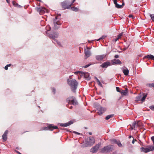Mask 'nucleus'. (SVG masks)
I'll return each instance as SVG.
<instances>
[{
  "label": "nucleus",
  "instance_id": "nucleus-43",
  "mask_svg": "<svg viewBox=\"0 0 154 154\" xmlns=\"http://www.w3.org/2000/svg\"><path fill=\"white\" fill-rule=\"evenodd\" d=\"M128 17H132V18H133V16L132 14H130L129 15Z\"/></svg>",
  "mask_w": 154,
  "mask_h": 154
},
{
  "label": "nucleus",
  "instance_id": "nucleus-44",
  "mask_svg": "<svg viewBox=\"0 0 154 154\" xmlns=\"http://www.w3.org/2000/svg\"><path fill=\"white\" fill-rule=\"evenodd\" d=\"M67 106L68 107H69V108L71 109H72V106H69V105H67Z\"/></svg>",
  "mask_w": 154,
  "mask_h": 154
},
{
  "label": "nucleus",
  "instance_id": "nucleus-24",
  "mask_svg": "<svg viewBox=\"0 0 154 154\" xmlns=\"http://www.w3.org/2000/svg\"><path fill=\"white\" fill-rule=\"evenodd\" d=\"M114 4L115 5V7L116 8H122V5H119L117 3V2H115L114 3Z\"/></svg>",
  "mask_w": 154,
  "mask_h": 154
},
{
  "label": "nucleus",
  "instance_id": "nucleus-62",
  "mask_svg": "<svg viewBox=\"0 0 154 154\" xmlns=\"http://www.w3.org/2000/svg\"><path fill=\"white\" fill-rule=\"evenodd\" d=\"M95 78L96 79H97L96 77H95Z\"/></svg>",
  "mask_w": 154,
  "mask_h": 154
},
{
  "label": "nucleus",
  "instance_id": "nucleus-17",
  "mask_svg": "<svg viewBox=\"0 0 154 154\" xmlns=\"http://www.w3.org/2000/svg\"><path fill=\"white\" fill-rule=\"evenodd\" d=\"M8 130H6L2 136V139L5 141H6L7 139V134H8Z\"/></svg>",
  "mask_w": 154,
  "mask_h": 154
},
{
  "label": "nucleus",
  "instance_id": "nucleus-27",
  "mask_svg": "<svg viewBox=\"0 0 154 154\" xmlns=\"http://www.w3.org/2000/svg\"><path fill=\"white\" fill-rule=\"evenodd\" d=\"M134 122H136V124H135V128H137L139 127L140 126V122L139 121H134Z\"/></svg>",
  "mask_w": 154,
  "mask_h": 154
},
{
  "label": "nucleus",
  "instance_id": "nucleus-61",
  "mask_svg": "<svg viewBox=\"0 0 154 154\" xmlns=\"http://www.w3.org/2000/svg\"><path fill=\"white\" fill-rule=\"evenodd\" d=\"M17 152L19 153V154H21V153H20L18 151H17Z\"/></svg>",
  "mask_w": 154,
  "mask_h": 154
},
{
  "label": "nucleus",
  "instance_id": "nucleus-13",
  "mask_svg": "<svg viewBox=\"0 0 154 154\" xmlns=\"http://www.w3.org/2000/svg\"><path fill=\"white\" fill-rule=\"evenodd\" d=\"M106 54H103L102 55H97L96 56V59L99 61L102 60L106 57Z\"/></svg>",
  "mask_w": 154,
  "mask_h": 154
},
{
  "label": "nucleus",
  "instance_id": "nucleus-51",
  "mask_svg": "<svg viewBox=\"0 0 154 154\" xmlns=\"http://www.w3.org/2000/svg\"><path fill=\"white\" fill-rule=\"evenodd\" d=\"M121 37L120 36H119V35H118V37H117V38H118V39H119Z\"/></svg>",
  "mask_w": 154,
  "mask_h": 154
},
{
  "label": "nucleus",
  "instance_id": "nucleus-22",
  "mask_svg": "<svg viewBox=\"0 0 154 154\" xmlns=\"http://www.w3.org/2000/svg\"><path fill=\"white\" fill-rule=\"evenodd\" d=\"M122 71L125 75H127L128 74L129 71L127 69H123Z\"/></svg>",
  "mask_w": 154,
  "mask_h": 154
},
{
  "label": "nucleus",
  "instance_id": "nucleus-15",
  "mask_svg": "<svg viewBox=\"0 0 154 154\" xmlns=\"http://www.w3.org/2000/svg\"><path fill=\"white\" fill-rule=\"evenodd\" d=\"M111 142L112 143H116L117 144L119 147H122V145L120 141L117 140L116 139H114L111 140Z\"/></svg>",
  "mask_w": 154,
  "mask_h": 154
},
{
  "label": "nucleus",
  "instance_id": "nucleus-1",
  "mask_svg": "<svg viewBox=\"0 0 154 154\" xmlns=\"http://www.w3.org/2000/svg\"><path fill=\"white\" fill-rule=\"evenodd\" d=\"M71 76L70 75L69 78L67 79L68 85L70 86L72 91L74 92H75L77 88L78 82L75 79H72Z\"/></svg>",
  "mask_w": 154,
  "mask_h": 154
},
{
  "label": "nucleus",
  "instance_id": "nucleus-12",
  "mask_svg": "<svg viewBox=\"0 0 154 154\" xmlns=\"http://www.w3.org/2000/svg\"><path fill=\"white\" fill-rule=\"evenodd\" d=\"M67 2H68L67 1H65L64 2H62L61 3L62 6L63 8L64 9L69 8L71 6V4L68 5Z\"/></svg>",
  "mask_w": 154,
  "mask_h": 154
},
{
  "label": "nucleus",
  "instance_id": "nucleus-30",
  "mask_svg": "<svg viewBox=\"0 0 154 154\" xmlns=\"http://www.w3.org/2000/svg\"><path fill=\"white\" fill-rule=\"evenodd\" d=\"M71 9L73 11H78V8L76 7L71 8Z\"/></svg>",
  "mask_w": 154,
  "mask_h": 154
},
{
  "label": "nucleus",
  "instance_id": "nucleus-38",
  "mask_svg": "<svg viewBox=\"0 0 154 154\" xmlns=\"http://www.w3.org/2000/svg\"><path fill=\"white\" fill-rule=\"evenodd\" d=\"M91 65V64H88L87 65L85 66H83V67L84 68H87V67H88V66H89Z\"/></svg>",
  "mask_w": 154,
  "mask_h": 154
},
{
  "label": "nucleus",
  "instance_id": "nucleus-31",
  "mask_svg": "<svg viewBox=\"0 0 154 154\" xmlns=\"http://www.w3.org/2000/svg\"><path fill=\"white\" fill-rule=\"evenodd\" d=\"M46 29L47 31H49L51 30V28L50 26L49 25H48L46 27Z\"/></svg>",
  "mask_w": 154,
  "mask_h": 154
},
{
  "label": "nucleus",
  "instance_id": "nucleus-46",
  "mask_svg": "<svg viewBox=\"0 0 154 154\" xmlns=\"http://www.w3.org/2000/svg\"><path fill=\"white\" fill-rule=\"evenodd\" d=\"M119 57V56L118 55H116L115 56V58H118Z\"/></svg>",
  "mask_w": 154,
  "mask_h": 154
},
{
  "label": "nucleus",
  "instance_id": "nucleus-7",
  "mask_svg": "<svg viewBox=\"0 0 154 154\" xmlns=\"http://www.w3.org/2000/svg\"><path fill=\"white\" fill-rule=\"evenodd\" d=\"M96 108L98 111V113L100 115H102L106 110V108L103 107L99 105L97 106Z\"/></svg>",
  "mask_w": 154,
  "mask_h": 154
},
{
  "label": "nucleus",
  "instance_id": "nucleus-23",
  "mask_svg": "<svg viewBox=\"0 0 154 154\" xmlns=\"http://www.w3.org/2000/svg\"><path fill=\"white\" fill-rule=\"evenodd\" d=\"M54 44H57L60 47L62 46V45L61 43L58 41L57 40H56L54 42H53Z\"/></svg>",
  "mask_w": 154,
  "mask_h": 154
},
{
  "label": "nucleus",
  "instance_id": "nucleus-56",
  "mask_svg": "<svg viewBox=\"0 0 154 154\" xmlns=\"http://www.w3.org/2000/svg\"><path fill=\"white\" fill-rule=\"evenodd\" d=\"M75 0H73V1L72 2V3H71V5H72V4L75 1Z\"/></svg>",
  "mask_w": 154,
  "mask_h": 154
},
{
  "label": "nucleus",
  "instance_id": "nucleus-39",
  "mask_svg": "<svg viewBox=\"0 0 154 154\" xmlns=\"http://www.w3.org/2000/svg\"><path fill=\"white\" fill-rule=\"evenodd\" d=\"M106 36H103L102 37H101L100 38H99V39H98L97 40V41H99L100 39H103Z\"/></svg>",
  "mask_w": 154,
  "mask_h": 154
},
{
  "label": "nucleus",
  "instance_id": "nucleus-9",
  "mask_svg": "<svg viewBox=\"0 0 154 154\" xmlns=\"http://www.w3.org/2000/svg\"><path fill=\"white\" fill-rule=\"evenodd\" d=\"M60 18L58 16L56 17L55 19L54 20V24L55 28H57V25H60L61 23L60 21Z\"/></svg>",
  "mask_w": 154,
  "mask_h": 154
},
{
  "label": "nucleus",
  "instance_id": "nucleus-10",
  "mask_svg": "<svg viewBox=\"0 0 154 154\" xmlns=\"http://www.w3.org/2000/svg\"><path fill=\"white\" fill-rule=\"evenodd\" d=\"M57 128V126H53L52 125H49L48 126V127H43L42 130H53L54 129H56Z\"/></svg>",
  "mask_w": 154,
  "mask_h": 154
},
{
  "label": "nucleus",
  "instance_id": "nucleus-28",
  "mask_svg": "<svg viewBox=\"0 0 154 154\" xmlns=\"http://www.w3.org/2000/svg\"><path fill=\"white\" fill-rule=\"evenodd\" d=\"M147 94H146L143 97H141V101H142V102H143L146 99V97L147 96Z\"/></svg>",
  "mask_w": 154,
  "mask_h": 154
},
{
  "label": "nucleus",
  "instance_id": "nucleus-3",
  "mask_svg": "<svg viewBox=\"0 0 154 154\" xmlns=\"http://www.w3.org/2000/svg\"><path fill=\"white\" fill-rule=\"evenodd\" d=\"M66 101L70 105L72 104L74 105H77L78 103L75 98L73 97H70L66 99Z\"/></svg>",
  "mask_w": 154,
  "mask_h": 154
},
{
  "label": "nucleus",
  "instance_id": "nucleus-53",
  "mask_svg": "<svg viewBox=\"0 0 154 154\" xmlns=\"http://www.w3.org/2000/svg\"><path fill=\"white\" fill-rule=\"evenodd\" d=\"M132 143H133V144H134V139L133 140V141H132Z\"/></svg>",
  "mask_w": 154,
  "mask_h": 154
},
{
  "label": "nucleus",
  "instance_id": "nucleus-2",
  "mask_svg": "<svg viewBox=\"0 0 154 154\" xmlns=\"http://www.w3.org/2000/svg\"><path fill=\"white\" fill-rule=\"evenodd\" d=\"M95 142L94 138L91 137H90L85 140V142L84 143V146L85 147L91 146Z\"/></svg>",
  "mask_w": 154,
  "mask_h": 154
},
{
  "label": "nucleus",
  "instance_id": "nucleus-14",
  "mask_svg": "<svg viewBox=\"0 0 154 154\" xmlns=\"http://www.w3.org/2000/svg\"><path fill=\"white\" fill-rule=\"evenodd\" d=\"M48 35H49L50 38L54 39V42L57 40L56 38H57L58 37V34L57 33H53V34H49Z\"/></svg>",
  "mask_w": 154,
  "mask_h": 154
},
{
  "label": "nucleus",
  "instance_id": "nucleus-40",
  "mask_svg": "<svg viewBox=\"0 0 154 154\" xmlns=\"http://www.w3.org/2000/svg\"><path fill=\"white\" fill-rule=\"evenodd\" d=\"M52 92H53L54 94H55V89L53 88H52Z\"/></svg>",
  "mask_w": 154,
  "mask_h": 154
},
{
  "label": "nucleus",
  "instance_id": "nucleus-37",
  "mask_svg": "<svg viewBox=\"0 0 154 154\" xmlns=\"http://www.w3.org/2000/svg\"><path fill=\"white\" fill-rule=\"evenodd\" d=\"M97 83L99 85L102 87V85L100 81L97 82Z\"/></svg>",
  "mask_w": 154,
  "mask_h": 154
},
{
  "label": "nucleus",
  "instance_id": "nucleus-45",
  "mask_svg": "<svg viewBox=\"0 0 154 154\" xmlns=\"http://www.w3.org/2000/svg\"><path fill=\"white\" fill-rule=\"evenodd\" d=\"M8 66H5V69L6 70H7L8 69Z\"/></svg>",
  "mask_w": 154,
  "mask_h": 154
},
{
  "label": "nucleus",
  "instance_id": "nucleus-48",
  "mask_svg": "<svg viewBox=\"0 0 154 154\" xmlns=\"http://www.w3.org/2000/svg\"><path fill=\"white\" fill-rule=\"evenodd\" d=\"M129 45H128V46H127V47H126V48H124V50H126L127 48H128V47H129Z\"/></svg>",
  "mask_w": 154,
  "mask_h": 154
},
{
  "label": "nucleus",
  "instance_id": "nucleus-32",
  "mask_svg": "<svg viewBox=\"0 0 154 154\" xmlns=\"http://www.w3.org/2000/svg\"><path fill=\"white\" fill-rule=\"evenodd\" d=\"M150 16L152 21H154V14H150Z\"/></svg>",
  "mask_w": 154,
  "mask_h": 154
},
{
  "label": "nucleus",
  "instance_id": "nucleus-57",
  "mask_svg": "<svg viewBox=\"0 0 154 154\" xmlns=\"http://www.w3.org/2000/svg\"><path fill=\"white\" fill-rule=\"evenodd\" d=\"M96 80L97 82H98L100 81L98 79H97Z\"/></svg>",
  "mask_w": 154,
  "mask_h": 154
},
{
  "label": "nucleus",
  "instance_id": "nucleus-58",
  "mask_svg": "<svg viewBox=\"0 0 154 154\" xmlns=\"http://www.w3.org/2000/svg\"><path fill=\"white\" fill-rule=\"evenodd\" d=\"M89 134L90 135H92V132H89Z\"/></svg>",
  "mask_w": 154,
  "mask_h": 154
},
{
  "label": "nucleus",
  "instance_id": "nucleus-6",
  "mask_svg": "<svg viewBox=\"0 0 154 154\" xmlns=\"http://www.w3.org/2000/svg\"><path fill=\"white\" fill-rule=\"evenodd\" d=\"M141 152H143L145 153H146L151 151H152L154 149V148L152 146H149L146 148L141 147L140 148Z\"/></svg>",
  "mask_w": 154,
  "mask_h": 154
},
{
  "label": "nucleus",
  "instance_id": "nucleus-5",
  "mask_svg": "<svg viewBox=\"0 0 154 154\" xmlns=\"http://www.w3.org/2000/svg\"><path fill=\"white\" fill-rule=\"evenodd\" d=\"M114 148L113 146L112 145H109L105 146L103 148L101 151L102 152H108L112 151Z\"/></svg>",
  "mask_w": 154,
  "mask_h": 154
},
{
  "label": "nucleus",
  "instance_id": "nucleus-59",
  "mask_svg": "<svg viewBox=\"0 0 154 154\" xmlns=\"http://www.w3.org/2000/svg\"><path fill=\"white\" fill-rule=\"evenodd\" d=\"M11 65L10 64H8V65H7V66H8V67L10 66Z\"/></svg>",
  "mask_w": 154,
  "mask_h": 154
},
{
  "label": "nucleus",
  "instance_id": "nucleus-60",
  "mask_svg": "<svg viewBox=\"0 0 154 154\" xmlns=\"http://www.w3.org/2000/svg\"><path fill=\"white\" fill-rule=\"evenodd\" d=\"M133 137L132 136H129V138H131V137Z\"/></svg>",
  "mask_w": 154,
  "mask_h": 154
},
{
  "label": "nucleus",
  "instance_id": "nucleus-29",
  "mask_svg": "<svg viewBox=\"0 0 154 154\" xmlns=\"http://www.w3.org/2000/svg\"><path fill=\"white\" fill-rule=\"evenodd\" d=\"M114 116V115L112 114L107 116L105 118V119L106 120H108L110 118H112Z\"/></svg>",
  "mask_w": 154,
  "mask_h": 154
},
{
  "label": "nucleus",
  "instance_id": "nucleus-47",
  "mask_svg": "<svg viewBox=\"0 0 154 154\" xmlns=\"http://www.w3.org/2000/svg\"><path fill=\"white\" fill-rule=\"evenodd\" d=\"M123 32H122V33H120L119 34V36H120L121 37V36H122L123 35Z\"/></svg>",
  "mask_w": 154,
  "mask_h": 154
},
{
  "label": "nucleus",
  "instance_id": "nucleus-42",
  "mask_svg": "<svg viewBox=\"0 0 154 154\" xmlns=\"http://www.w3.org/2000/svg\"><path fill=\"white\" fill-rule=\"evenodd\" d=\"M73 133H75V134H79V135L80 134V133H79V132H76L75 131H74L73 132Z\"/></svg>",
  "mask_w": 154,
  "mask_h": 154
},
{
  "label": "nucleus",
  "instance_id": "nucleus-18",
  "mask_svg": "<svg viewBox=\"0 0 154 154\" xmlns=\"http://www.w3.org/2000/svg\"><path fill=\"white\" fill-rule=\"evenodd\" d=\"M85 58L87 59L91 55V53L90 51L88 50H85Z\"/></svg>",
  "mask_w": 154,
  "mask_h": 154
},
{
  "label": "nucleus",
  "instance_id": "nucleus-55",
  "mask_svg": "<svg viewBox=\"0 0 154 154\" xmlns=\"http://www.w3.org/2000/svg\"><path fill=\"white\" fill-rule=\"evenodd\" d=\"M6 1L8 3H9L10 2L9 0H6Z\"/></svg>",
  "mask_w": 154,
  "mask_h": 154
},
{
  "label": "nucleus",
  "instance_id": "nucleus-16",
  "mask_svg": "<svg viewBox=\"0 0 154 154\" xmlns=\"http://www.w3.org/2000/svg\"><path fill=\"white\" fill-rule=\"evenodd\" d=\"M110 63L109 61H107L104 62L100 66L103 68H106L108 66H110Z\"/></svg>",
  "mask_w": 154,
  "mask_h": 154
},
{
  "label": "nucleus",
  "instance_id": "nucleus-54",
  "mask_svg": "<svg viewBox=\"0 0 154 154\" xmlns=\"http://www.w3.org/2000/svg\"><path fill=\"white\" fill-rule=\"evenodd\" d=\"M130 129L131 130H132L133 129H134V128H133L132 127H131V128H130Z\"/></svg>",
  "mask_w": 154,
  "mask_h": 154
},
{
  "label": "nucleus",
  "instance_id": "nucleus-52",
  "mask_svg": "<svg viewBox=\"0 0 154 154\" xmlns=\"http://www.w3.org/2000/svg\"><path fill=\"white\" fill-rule=\"evenodd\" d=\"M117 0H113V2L114 3L116 2H117Z\"/></svg>",
  "mask_w": 154,
  "mask_h": 154
},
{
  "label": "nucleus",
  "instance_id": "nucleus-34",
  "mask_svg": "<svg viewBox=\"0 0 154 154\" xmlns=\"http://www.w3.org/2000/svg\"><path fill=\"white\" fill-rule=\"evenodd\" d=\"M13 4L15 6H17L18 7L20 6L17 3L15 2H13Z\"/></svg>",
  "mask_w": 154,
  "mask_h": 154
},
{
  "label": "nucleus",
  "instance_id": "nucleus-41",
  "mask_svg": "<svg viewBox=\"0 0 154 154\" xmlns=\"http://www.w3.org/2000/svg\"><path fill=\"white\" fill-rule=\"evenodd\" d=\"M149 86L150 87H154V84H149Z\"/></svg>",
  "mask_w": 154,
  "mask_h": 154
},
{
  "label": "nucleus",
  "instance_id": "nucleus-21",
  "mask_svg": "<svg viewBox=\"0 0 154 154\" xmlns=\"http://www.w3.org/2000/svg\"><path fill=\"white\" fill-rule=\"evenodd\" d=\"M122 95H126L128 94V90L126 89L125 90H122L120 92Z\"/></svg>",
  "mask_w": 154,
  "mask_h": 154
},
{
  "label": "nucleus",
  "instance_id": "nucleus-26",
  "mask_svg": "<svg viewBox=\"0 0 154 154\" xmlns=\"http://www.w3.org/2000/svg\"><path fill=\"white\" fill-rule=\"evenodd\" d=\"M141 96L138 95L136 97L135 100L137 101L141 100Z\"/></svg>",
  "mask_w": 154,
  "mask_h": 154
},
{
  "label": "nucleus",
  "instance_id": "nucleus-8",
  "mask_svg": "<svg viewBox=\"0 0 154 154\" xmlns=\"http://www.w3.org/2000/svg\"><path fill=\"white\" fill-rule=\"evenodd\" d=\"M101 145V144L100 143H99L90 149V152L93 153L97 152Z\"/></svg>",
  "mask_w": 154,
  "mask_h": 154
},
{
  "label": "nucleus",
  "instance_id": "nucleus-33",
  "mask_svg": "<svg viewBox=\"0 0 154 154\" xmlns=\"http://www.w3.org/2000/svg\"><path fill=\"white\" fill-rule=\"evenodd\" d=\"M136 122H134L133 123V124L132 125H130L133 128H134V129L135 128V124H136Z\"/></svg>",
  "mask_w": 154,
  "mask_h": 154
},
{
  "label": "nucleus",
  "instance_id": "nucleus-20",
  "mask_svg": "<svg viewBox=\"0 0 154 154\" xmlns=\"http://www.w3.org/2000/svg\"><path fill=\"white\" fill-rule=\"evenodd\" d=\"M73 122L71 121H70L68 122L65 123H61L60 124V126L62 127H67L68 126L71 124H72Z\"/></svg>",
  "mask_w": 154,
  "mask_h": 154
},
{
  "label": "nucleus",
  "instance_id": "nucleus-4",
  "mask_svg": "<svg viewBox=\"0 0 154 154\" xmlns=\"http://www.w3.org/2000/svg\"><path fill=\"white\" fill-rule=\"evenodd\" d=\"M74 74L76 75L79 74L81 76H84V77L87 80H89L90 79L89 77V73L88 72H84L80 71L75 72H74Z\"/></svg>",
  "mask_w": 154,
  "mask_h": 154
},
{
  "label": "nucleus",
  "instance_id": "nucleus-25",
  "mask_svg": "<svg viewBox=\"0 0 154 154\" xmlns=\"http://www.w3.org/2000/svg\"><path fill=\"white\" fill-rule=\"evenodd\" d=\"M145 57L153 60H154V56L152 55H148L147 56H146Z\"/></svg>",
  "mask_w": 154,
  "mask_h": 154
},
{
  "label": "nucleus",
  "instance_id": "nucleus-35",
  "mask_svg": "<svg viewBox=\"0 0 154 154\" xmlns=\"http://www.w3.org/2000/svg\"><path fill=\"white\" fill-rule=\"evenodd\" d=\"M149 108L151 110H154V105H152L150 106Z\"/></svg>",
  "mask_w": 154,
  "mask_h": 154
},
{
  "label": "nucleus",
  "instance_id": "nucleus-36",
  "mask_svg": "<svg viewBox=\"0 0 154 154\" xmlns=\"http://www.w3.org/2000/svg\"><path fill=\"white\" fill-rule=\"evenodd\" d=\"M116 91L117 92L120 93L121 91H120V88L118 87H116Z\"/></svg>",
  "mask_w": 154,
  "mask_h": 154
},
{
  "label": "nucleus",
  "instance_id": "nucleus-19",
  "mask_svg": "<svg viewBox=\"0 0 154 154\" xmlns=\"http://www.w3.org/2000/svg\"><path fill=\"white\" fill-rule=\"evenodd\" d=\"M113 64H121L122 62L119 59H114L111 61Z\"/></svg>",
  "mask_w": 154,
  "mask_h": 154
},
{
  "label": "nucleus",
  "instance_id": "nucleus-50",
  "mask_svg": "<svg viewBox=\"0 0 154 154\" xmlns=\"http://www.w3.org/2000/svg\"><path fill=\"white\" fill-rule=\"evenodd\" d=\"M124 5V2H122V5H122V7H123V6Z\"/></svg>",
  "mask_w": 154,
  "mask_h": 154
},
{
  "label": "nucleus",
  "instance_id": "nucleus-49",
  "mask_svg": "<svg viewBox=\"0 0 154 154\" xmlns=\"http://www.w3.org/2000/svg\"><path fill=\"white\" fill-rule=\"evenodd\" d=\"M119 39H118V38H116L115 39V42H116Z\"/></svg>",
  "mask_w": 154,
  "mask_h": 154
},
{
  "label": "nucleus",
  "instance_id": "nucleus-11",
  "mask_svg": "<svg viewBox=\"0 0 154 154\" xmlns=\"http://www.w3.org/2000/svg\"><path fill=\"white\" fill-rule=\"evenodd\" d=\"M36 11L39 12L40 14H44L47 11L45 8L42 7H37L36 8Z\"/></svg>",
  "mask_w": 154,
  "mask_h": 154
}]
</instances>
